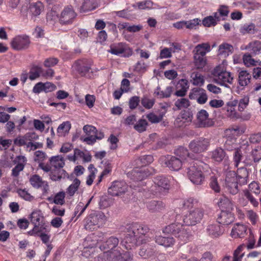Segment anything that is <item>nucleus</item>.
I'll list each match as a JSON object with an SVG mask.
<instances>
[{
  "label": "nucleus",
  "instance_id": "nucleus-20",
  "mask_svg": "<svg viewBox=\"0 0 261 261\" xmlns=\"http://www.w3.org/2000/svg\"><path fill=\"white\" fill-rule=\"evenodd\" d=\"M30 219L34 226H36V227L43 230L46 229L47 225L41 211L37 210L33 211L30 215Z\"/></svg>",
  "mask_w": 261,
  "mask_h": 261
},
{
  "label": "nucleus",
  "instance_id": "nucleus-26",
  "mask_svg": "<svg viewBox=\"0 0 261 261\" xmlns=\"http://www.w3.org/2000/svg\"><path fill=\"white\" fill-rule=\"evenodd\" d=\"M154 241L159 245L166 248L172 247L175 243V239L172 237H163L162 236H155Z\"/></svg>",
  "mask_w": 261,
  "mask_h": 261
},
{
  "label": "nucleus",
  "instance_id": "nucleus-52",
  "mask_svg": "<svg viewBox=\"0 0 261 261\" xmlns=\"http://www.w3.org/2000/svg\"><path fill=\"white\" fill-rule=\"evenodd\" d=\"M148 123L145 119H140L134 125V129L139 133H142L146 130Z\"/></svg>",
  "mask_w": 261,
  "mask_h": 261
},
{
  "label": "nucleus",
  "instance_id": "nucleus-22",
  "mask_svg": "<svg viewBox=\"0 0 261 261\" xmlns=\"http://www.w3.org/2000/svg\"><path fill=\"white\" fill-rule=\"evenodd\" d=\"M109 52L112 54L117 56L122 55L126 53L128 54L127 56H129L132 54V51L130 48H128L125 43H119L112 45L110 47Z\"/></svg>",
  "mask_w": 261,
  "mask_h": 261
},
{
  "label": "nucleus",
  "instance_id": "nucleus-27",
  "mask_svg": "<svg viewBox=\"0 0 261 261\" xmlns=\"http://www.w3.org/2000/svg\"><path fill=\"white\" fill-rule=\"evenodd\" d=\"M251 74L246 70H241L239 73L238 84L241 89L247 86L250 82Z\"/></svg>",
  "mask_w": 261,
  "mask_h": 261
},
{
  "label": "nucleus",
  "instance_id": "nucleus-38",
  "mask_svg": "<svg viewBox=\"0 0 261 261\" xmlns=\"http://www.w3.org/2000/svg\"><path fill=\"white\" fill-rule=\"evenodd\" d=\"M226 156V153L221 148H217L211 152V157L216 162H221Z\"/></svg>",
  "mask_w": 261,
  "mask_h": 261
},
{
  "label": "nucleus",
  "instance_id": "nucleus-55",
  "mask_svg": "<svg viewBox=\"0 0 261 261\" xmlns=\"http://www.w3.org/2000/svg\"><path fill=\"white\" fill-rule=\"evenodd\" d=\"M216 17L214 16H209L205 17L202 20V24L204 27H210L211 26H215L217 24V22L219 21Z\"/></svg>",
  "mask_w": 261,
  "mask_h": 261
},
{
  "label": "nucleus",
  "instance_id": "nucleus-39",
  "mask_svg": "<svg viewBox=\"0 0 261 261\" xmlns=\"http://www.w3.org/2000/svg\"><path fill=\"white\" fill-rule=\"evenodd\" d=\"M50 165L56 169H61L65 165L63 157L61 155L52 156L49 159Z\"/></svg>",
  "mask_w": 261,
  "mask_h": 261
},
{
  "label": "nucleus",
  "instance_id": "nucleus-57",
  "mask_svg": "<svg viewBox=\"0 0 261 261\" xmlns=\"http://www.w3.org/2000/svg\"><path fill=\"white\" fill-rule=\"evenodd\" d=\"M229 10L227 7L225 6H221L218 10V12L214 13V17L217 20H220V16H227L228 14Z\"/></svg>",
  "mask_w": 261,
  "mask_h": 261
},
{
  "label": "nucleus",
  "instance_id": "nucleus-42",
  "mask_svg": "<svg viewBox=\"0 0 261 261\" xmlns=\"http://www.w3.org/2000/svg\"><path fill=\"white\" fill-rule=\"evenodd\" d=\"M247 48L251 51L252 55H258L261 53V42L259 41H252L249 43Z\"/></svg>",
  "mask_w": 261,
  "mask_h": 261
},
{
  "label": "nucleus",
  "instance_id": "nucleus-51",
  "mask_svg": "<svg viewBox=\"0 0 261 261\" xmlns=\"http://www.w3.org/2000/svg\"><path fill=\"white\" fill-rule=\"evenodd\" d=\"M43 181L41 177L38 175L35 174L32 175L30 178V182L31 185L35 188H41L43 184Z\"/></svg>",
  "mask_w": 261,
  "mask_h": 261
},
{
  "label": "nucleus",
  "instance_id": "nucleus-4",
  "mask_svg": "<svg viewBox=\"0 0 261 261\" xmlns=\"http://www.w3.org/2000/svg\"><path fill=\"white\" fill-rule=\"evenodd\" d=\"M106 221V217L101 212H94L89 214L84 219V227L92 231L103 225Z\"/></svg>",
  "mask_w": 261,
  "mask_h": 261
},
{
  "label": "nucleus",
  "instance_id": "nucleus-12",
  "mask_svg": "<svg viewBox=\"0 0 261 261\" xmlns=\"http://www.w3.org/2000/svg\"><path fill=\"white\" fill-rule=\"evenodd\" d=\"M151 169L148 167L135 168L127 173V176L135 181H141L151 174Z\"/></svg>",
  "mask_w": 261,
  "mask_h": 261
},
{
  "label": "nucleus",
  "instance_id": "nucleus-7",
  "mask_svg": "<svg viewBox=\"0 0 261 261\" xmlns=\"http://www.w3.org/2000/svg\"><path fill=\"white\" fill-rule=\"evenodd\" d=\"M203 217V211L199 207H195L188 211L183 218L184 223L187 225H195L199 223Z\"/></svg>",
  "mask_w": 261,
  "mask_h": 261
},
{
  "label": "nucleus",
  "instance_id": "nucleus-54",
  "mask_svg": "<svg viewBox=\"0 0 261 261\" xmlns=\"http://www.w3.org/2000/svg\"><path fill=\"white\" fill-rule=\"evenodd\" d=\"M175 236L178 238L181 241L185 243L189 240L190 234L187 230L182 226L181 230Z\"/></svg>",
  "mask_w": 261,
  "mask_h": 261
},
{
  "label": "nucleus",
  "instance_id": "nucleus-17",
  "mask_svg": "<svg viewBox=\"0 0 261 261\" xmlns=\"http://www.w3.org/2000/svg\"><path fill=\"white\" fill-rule=\"evenodd\" d=\"M74 5L83 12L90 11L95 9L99 0H73Z\"/></svg>",
  "mask_w": 261,
  "mask_h": 261
},
{
  "label": "nucleus",
  "instance_id": "nucleus-15",
  "mask_svg": "<svg viewBox=\"0 0 261 261\" xmlns=\"http://www.w3.org/2000/svg\"><path fill=\"white\" fill-rule=\"evenodd\" d=\"M208 116V113L205 110H201L197 113V124L199 127H209L214 125V122Z\"/></svg>",
  "mask_w": 261,
  "mask_h": 261
},
{
  "label": "nucleus",
  "instance_id": "nucleus-56",
  "mask_svg": "<svg viewBox=\"0 0 261 261\" xmlns=\"http://www.w3.org/2000/svg\"><path fill=\"white\" fill-rule=\"evenodd\" d=\"M59 15L55 11L51 10L46 14V21L49 24L54 25L58 19Z\"/></svg>",
  "mask_w": 261,
  "mask_h": 261
},
{
  "label": "nucleus",
  "instance_id": "nucleus-30",
  "mask_svg": "<svg viewBox=\"0 0 261 261\" xmlns=\"http://www.w3.org/2000/svg\"><path fill=\"white\" fill-rule=\"evenodd\" d=\"M236 174L240 185H245L247 183L248 172L246 168L242 167L238 168Z\"/></svg>",
  "mask_w": 261,
  "mask_h": 261
},
{
  "label": "nucleus",
  "instance_id": "nucleus-44",
  "mask_svg": "<svg viewBox=\"0 0 261 261\" xmlns=\"http://www.w3.org/2000/svg\"><path fill=\"white\" fill-rule=\"evenodd\" d=\"M172 90L173 88L171 86L167 87L164 91L161 90L160 88L158 87L154 94L160 98H168L171 96Z\"/></svg>",
  "mask_w": 261,
  "mask_h": 261
},
{
  "label": "nucleus",
  "instance_id": "nucleus-21",
  "mask_svg": "<svg viewBox=\"0 0 261 261\" xmlns=\"http://www.w3.org/2000/svg\"><path fill=\"white\" fill-rule=\"evenodd\" d=\"M154 187L156 192L162 193L167 190L170 187V181L169 179L164 176H158L154 178Z\"/></svg>",
  "mask_w": 261,
  "mask_h": 261
},
{
  "label": "nucleus",
  "instance_id": "nucleus-23",
  "mask_svg": "<svg viewBox=\"0 0 261 261\" xmlns=\"http://www.w3.org/2000/svg\"><path fill=\"white\" fill-rule=\"evenodd\" d=\"M119 242V239L117 238L111 237L100 245L99 249L101 251H103V252L113 250V249L118 247Z\"/></svg>",
  "mask_w": 261,
  "mask_h": 261
},
{
  "label": "nucleus",
  "instance_id": "nucleus-3",
  "mask_svg": "<svg viewBox=\"0 0 261 261\" xmlns=\"http://www.w3.org/2000/svg\"><path fill=\"white\" fill-rule=\"evenodd\" d=\"M213 81L217 84L225 87L232 83L233 77L230 72L226 71L224 65L217 66L212 72Z\"/></svg>",
  "mask_w": 261,
  "mask_h": 261
},
{
  "label": "nucleus",
  "instance_id": "nucleus-24",
  "mask_svg": "<svg viewBox=\"0 0 261 261\" xmlns=\"http://www.w3.org/2000/svg\"><path fill=\"white\" fill-rule=\"evenodd\" d=\"M206 231L207 234L212 238H218L224 232V230L222 229L219 223L211 224L207 225Z\"/></svg>",
  "mask_w": 261,
  "mask_h": 261
},
{
  "label": "nucleus",
  "instance_id": "nucleus-13",
  "mask_svg": "<svg viewBox=\"0 0 261 261\" xmlns=\"http://www.w3.org/2000/svg\"><path fill=\"white\" fill-rule=\"evenodd\" d=\"M121 253L119 247L99 254L95 261H117Z\"/></svg>",
  "mask_w": 261,
  "mask_h": 261
},
{
  "label": "nucleus",
  "instance_id": "nucleus-48",
  "mask_svg": "<svg viewBox=\"0 0 261 261\" xmlns=\"http://www.w3.org/2000/svg\"><path fill=\"white\" fill-rule=\"evenodd\" d=\"M66 174L67 173L64 170L57 169L54 172H51L50 177L54 181L60 180L63 177H65Z\"/></svg>",
  "mask_w": 261,
  "mask_h": 261
},
{
  "label": "nucleus",
  "instance_id": "nucleus-31",
  "mask_svg": "<svg viewBox=\"0 0 261 261\" xmlns=\"http://www.w3.org/2000/svg\"><path fill=\"white\" fill-rule=\"evenodd\" d=\"M210 51V45L208 43H202L196 45L193 50L194 55L205 57L206 53Z\"/></svg>",
  "mask_w": 261,
  "mask_h": 261
},
{
  "label": "nucleus",
  "instance_id": "nucleus-32",
  "mask_svg": "<svg viewBox=\"0 0 261 261\" xmlns=\"http://www.w3.org/2000/svg\"><path fill=\"white\" fill-rule=\"evenodd\" d=\"M244 158L242 147L236 148L233 154V162L235 167L238 168L241 163H243L244 165L247 164L246 161H242Z\"/></svg>",
  "mask_w": 261,
  "mask_h": 261
},
{
  "label": "nucleus",
  "instance_id": "nucleus-36",
  "mask_svg": "<svg viewBox=\"0 0 261 261\" xmlns=\"http://www.w3.org/2000/svg\"><path fill=\"white\" fill-rule=\"evenodd\" d=\"M93 196L91 197L88 201L87 203L84 205V203L82 202H79L74 209V215L76 217V219L79 218L85 212L86 209L87 208L89 204L90 203Z\"/></svg>",
  "mask_w": 261,
  "mask_h": 261
},
{
  "label": "nucleus",
  "instance_id": "nucleus-18",
  "mask_svg": "<svg viewBox=\"0 0 261 261\" xmlns=\"http://www.w3.org/2000/svg\"><path fill=\"white\" fill-rule=\"evenodd\" d=\"M189 96L191 99H195L198 103L201 105L205 103L208 98L206 91L198 87L193 88Z\"/></svg>",
  "mask_w": 261,
  "mask_h": 261
},
{
  "label": "nucleus",
  "instance_id": "nucleus-46",
  "mask_svg": "<svg viewBox=\"0 0 261 261\" xmlns=\"http://www.w3.org/2000/svg\"><path fill=\"white\" fill-rule=\"evenodd\" d=\"M42 71V68L39 66H34L30 70L29 73V79L33 81L40 75V73Z\"/></svg>",
  "mask_w": 261,
  "mask_h": 261
},
{
  "label": "nucleus",
  "instance_id": "nucleus-62",
  "mask_svg": "<svg viewBox=\"0 0 261 261\" xmlns=\"http://www.w3.org/2000/svg\"><path fill=\"white\" fill-rule=\"evenodd\" d=\"M65 197L64 192H59L55 195L53 202L56 204L63 205L65 203Z\"/></svg>",
  "mask_w": 261,
  "mask_h": 261
},
{
  "label": "nucleus",
  "instance_id": "nucleus-47",
  "mask_svg": "<svg viewBox=\"0 0 261 261\" xmlns=\"http://www.w3.org/2000/svg\"><path fill=\"white\" fill-rule=\"evenodd\" d=\"M199 201L197 199L194 198H189L185 200L183 204L184 207L186 209L189 210H193L195 207H198Z\"/></svg>",
  "mask_w": 261,
  "mask_h": 261
},
{
  "label": "nucleus",
  "instance_id": "nucleus-61",
  "mask_svg": "<svg viewBox=\"0 0 261 261\" xmlns=\"http://www.w3.org/2000/svg\"><path fill=\"white\" fill-rule=\"evenodd\" d=\"M122 29H126L129 32H138L142 29L141 25H129L128 23H123L121 24Z\"/></svg>",
  "mask_w": 261,
  "mask_h": 261
},
{
  "label": "nucleus",
  "instance_id": "nucleus-10",
  "mask_svg": "<svg viewBox=\"0 0 261 261\" xmlns=\"http://www.w3.org/2000/svg\"><path fill=\"white\" fill-rule=\"evenodd\" d=\"M161 163L172 171H178L182 165V161L178 158L170 155L162 156Z\"/></svg>",
  "mask_w": 261,
  "mask_h": 261
},
{
  "label": "nucleus",
  "instance_id": "nucleus-43",
  "mask_svg": "<svg viewBox=\"0 0 261 261\" xmlns=\"http://www.w3.org/2000/svg\"><path fill=\"white\" fill-rule=\"evenodd\" d=\"M192 84L196 86H202L204 83L203 76L197 71H194L191 74Z\"/></svg>",
  "mask_w": 261,
  "mask_h": 261
},
{
  "label": "nucleus",
  "instance_id": "nucleus-64",
  "mask_svg": "<svg viewBox=\"0 0 261 261\" xmlns=\"http://www.w3.org/2000/svg\"><path fill=\"white\" fill-rule=\"evenodd\" d=\"M251 156L255 163L258 162L261 160V146H257L252 149Z\"/></svg>",
  "mask_w": 261,
  "mask_h": 261
},
{
  "label": "nucleus",
  "instance_id": "nucleus-59",
  "mask_svg": "<svg viewBox=\"0 0 261 261\" xmlns=\"http://www.w3.org/2000/svg\"><path fill=\"white\" fill-rule=\"evenodd\" d=\"M244 248L245 245L244 244L238 246V247L234 251L232 261H241L244 255V253H243L241 254V253L243 250Z\"/></svg>",
  "mask_w": 261,
  "mask_h": 261
},
{
  "label": "nucleus",
  "instance_id": "nucleus-14",
  "mask_svg": "<svg viewBox=\"0 0 261 261\" xmlns=\"http://www.w3.org/2000/svg\"><path fill=\"white\" fill-rule=\"evenodd\" d=\"M128 186L123 181H115L108 189V193L113 196H119L127 191Z\"/></svg>",
  "mask_w": 261,
  "mask_h": 261
},
{
  "label": "nucleus",
  "instance_id": "nucleus-58",
  "mask_svg": "<svg viewBox=\"0 0 261 261\" xmlns=\"http://www.w3.org/2000/svg\"><path fill=\"white\" fill-rule=\"evenodd\" d=\"M80 183V180L79 179L75 178L74 179L73 183L67 189V192L70 196H73L75 194L79 188Z\"/></svg>",
  "mask_w": 261,
  "mask_h": 261
},
{
  "label": "nucleus",
  "instance_id": "nucleus-28",
  "mask_svg": "<svg viewBox=\"0 0 261 261\" xmlns=\"http://www.w3.org/2000/svg\"><path fill=\"white\" fill-rule=\"evenodd\" d=\"M247 230L246 226L241 223H236L232 228L231 236L233 238H241L244 236Z\"/></svg>",
  "mask_w": 261,
  "mask_h": 261
},
{
  "label": "nucleus",
  "instance_id": "nucleus-53",
  "mask_svg": "<svg viewBox=\"0 0 261 261\" xmlns=\"http://www.w3.org/2000/svg\"><path fill=\"white\" fill-rule=\"evenodd\" d=\"M164 114H162L159 113V115H156L153 113H150L146 115V118L152 123H157L161 121L163 118Z\"/></svg>",
  "mask_w": 261,
  "mask_h": 261
},
{
  "label": "nucleus",
  "instance_id": "nucleus-49",
  "mask_svg": "<svg viewBox=\"0 0 261 261\" xmlns=\"http://www.w3.org/2000/svg\"><path fill=\"white\" fill-rule=\"evenodd\" d=\"M255 31V25L253 23L244 24L240 29V33L243 35L246 34H254Z\"/></svg>",
  "mask_w": 261,
  "mask_h": 261
},
{
  "label": "nucleus",
  "instance_id": "nucleus-2",
  "mask_svg": "<svg viewBox=\"0 0 261 261\" xmlns=\"http://www.w3.org/2000/svg\"><path fill=\"white\" fill-rule=\"evenodd\" d=\"M203 163L193 161L187 168V174L190 181L195 185H201L204 180V175L202 171Z\"/></svg>",
  "mask_w": 261,
  "mask_h": 261
},
{
  "label": "nucleus",
  "instance_id": "nucleus-6",
  "mask_svg": "<svg viewBox=\"0 0 261 261\" xmlns=\"http://www.w3.org/2000/svg\"><path fill=\"white\" fill-rule=\"evenodd\" d=\"M226 133L227 136L224 147L225 150L227 151H232L239 148L237 144V138L234 137L228 136L229 135H238L240 134V127L239 126L233 127L226 130Z\"/></svg>",
  "mask_w": 261,
  "mask_h": 261
},
{
  "label": "nucleus",
  "instance_id": "nucleus-37",
  "mask_svg": "<svg viewBox=\"0 0 261 261\" xmlns=\"http://www.w3.org/2000/svg\"><path fill=\"white\" fill-rule=\"evenodd\" d=\"M233 51V47L228 43H223L219 47L218 54L224 57L228 56Z\"/></svg>",
  "mask_w": 261,
  "mask_h": 261
},
{
  "label": "nucleus",
  "instance_id": "nucleus-45",
  "mask_svg": "<svg viewBox=\"0 0 261 261\" xmlns=\"http://www.w3.org/2000/svg\"><path fill=\"white\" fill-rule=\"evenodd\" d=\"M194 64L197 69H202L206 64V59L205 57L194 55Z\"/></svg>",
  "mask_w": 261,
  "mask_h": 261
},
{
  "label": "nucleus",
  "instance_id": "nucleus-16",
  "mask_svg": "<svg viewBox=\"0 0 261 261\" xmlns=\"http://www.w3.org/2000/svg\"><path fill=\"white\" fill-rule=\"evenodd\" d=\"M92 62L88 59H81L75 61L72 66L73 69L81 75H85L91 68Z\"/></svg>",
  "mask_w": 261,
  "mask_h": 261
},
{
  "label": "nucleus",
  "instance_id": "nucleus-25",
  "mask_svg": "<svg viewBox=\"0 0 261 261\" xmlns=\"http://www.w3.org/2000/svg\"><path fill=\"white\" fill-rule=\"evenodd\" d=\"M234 220V217L232 213L227 211L222 210L217 218L218 223L228 225Z\"/></svg>",
  "mask_w": 261,
  "mask_h": 261
},
{
  "label": "nucleus",
  "instance_id": "nucleus-8",
  "mask_svg": "<svg viewBox=\"0 0 261 261\" xmlns=\"http://www.w3.org/2000/svg\"><path fill=\"white\" fill-rule=\"evenodd\" d=\"M31 44L30 38L25 34L19 35L14 37L10 43L12 48L17 51L29 48Z\"/></svg>",
  "mask_w": 261,
  "mask_h": 261
},
{
  "label": "nucleus",
  "instance_id": "nucleus-60",
  "mask_svg": "<svg viewBox=\"0 0 261 261\" xmlns=\"http://www.w3.org/2000/svg\"><path fill=\"white\" fill-rule=\"evenodd\" d=\"M50 85L51 87H53V84L50 83H46L43 84L41 82H39L36 84L33 88V91L35 93H39L42 91H46V85Z\"/></svg>",
  "mask_w": 261,
  "mask_h": 261
},
{
  "label": "nucleus",
  "instance_id": "nucleus-41",
  "mask_svg": "<svg viewBox=\"0 0 261 261\" xmlns=\"http://www.w3.org/2000/svg\"><path fill=\"white\" fill-rule=\"evenodd\" d=\"M71 128V123L69 121H65L59 125L57 128V134L59 137H64L69 133Z\"/></svg>",
  "mask_w": 261,
  "mask_h": 261
},
{
  "label": "nucleus",
  "instance_id": "nucleus-33",
  "mask_svg": "<svg viewBox=\"0 0 261 261\" xmlns=\"http://www.w3.org/2000/svg\"><path fill=\"white\" fill-rule=\"evenodd\" d=\"M182 226V224L178 223H172L164 228L163 232L175 236L181 230Z\"/></svg>",
  "mask_w": 261,
  "mask_h": 261
},
{
  "label": "nucleus",
  "instance_id": "nucleus-40",
  "mask_svg": "<svg viewBox=\"0 0 261 261\" xmlns=\"http://www.w3.org/2000/svg\"><path fill=\"white\" fill-rule=\"evenodd\" d=\"M219 206L222 208L225 209V211H229L233 209V204L232 202L228 198L224 196H222L219 199L218 202Z\"/></svg>",
  "mask_w": 261,
  "mask_h": 261
},
{
  "label": "nucleus",
  "instance_id": "nucleus-50",
  "mask_svg": "<svg viewBox=\"0 0 261 261\" xmlns=\"http://www.w3.org/2000/svg\"><path fill=\"white\" fill-rule=\"evenodd\" d=\"M88 170L89 171L90 174L87 177L86 184L88 186H91L95 177V174L97 173V170L93 164H90L88 167Z\"/></svg>",
  "mask_w": 261,
  "mask_h": 261
},
{
  "label": "nucleus",
  "instance_id": "nucleus-9",
  "mask_svg": "<svg viewBox=\"0 0 261 261\" xmlns=\"http://www.w3.org/2000/svg\"><path fill=\"white\" fill-rule=\"evenodd\" d=\"M210 145V140L208 138L200 137L192 140L189 147L191 151L195 153H201L206 151Z\"/></svg>",
  "mask_w": 261,
  "mask_h": 261
},
{
  "label": "nucleus",
  "instance_id": "nucleus-1",
  "mask_svg": "<svg viewBox=\"0 0 261 261\" xmlns=\"http://www.w3.org/2000/svg\"><path fill=\"white\" fill-rule=\"evenodd\" d=\"M149 230L148 226L136 222L129 224L121 244L126 249L130 250L139 245L146 243L149 241Z\"/></svg>",
  "mask_w": 261,
  "mask_h": 261
},
{
  "label": "nucleus",
  "instance_id": "nucleus-5",
  "mask_svg": "<svg viewBox=\"0 0 261 261\" xmlns=\"http://www.w3.org/2000/svg\"><path fill=\"white\" fill-rule=\"evenodd\" d=\"M77 14L72 6H67L61 11L58 16L59 23L62 25L72 24L75 21Z\"/></svg>",
  "mask_w": 261,
  "mask_h": 261
},
{
  "label": "nucleus",
  "instance_id": "nucleus-63",
  "mask_svg": "<svg viewBox=\"0 0 261 261\" xmlns=\"http://www.w3.org/2000/svg\"><path fill=\"white\" fill-rule=\"evenodd\" d=\"M190 103L189 100L187 98H185L178 99L175 102V106L178 109L187 108L190 106Z\"/></svg>",
  "mask_w": 261,
  "mask_h": 261
},
{
  "label": "nucleus",
  "instance_id": "nucleus-29",
  "mask_svg": "<svg viewBox=\"0 0 261 261\" xmlns=\"http://www.w3.org/2000/svg\"><path fill=\"white\" fill-rule=\"evenodd\" d=\"M174 153L176 157H178L179 159H181L182 163H184L185 161H188L192 159V157L190 155L188 150L182 146L179 147L175 150Z\"/></svg>",
  "mask_w": 261,
  "mask_h": 261
},
{
  "label": "nucleus",
  "instance_id": "nucleus-35",
  "mask_svg": "<svg viewBox=\"0 0 261 261\" xmlns=\"http://www.w3.org/2000/svg\"><path fill=\"white\" fill-rule=\"evenodd\" d=\"M147 206L150 212L154 213L162 211L165 205L161 201L152 200L147 203Z\"/></svg>",
  "mask_w": 261,
  "mask_h": 261
},
{
  "label": "nucleus",
  "instance_id": "nucleus-11",
  "mask_svg": "<svg viewBox=\"0 0 261 261\" xmlns=\"http://www.w3.org/2000/svg\"><path fill=\"white\" fill-rule=\"evenodd\" d=\"M225 184L226 188L230 194L235 195L238 193V182L237 174L234 171H229L226 172Z\"/></svg>",
  "mask_w": 261,
  "mask_h": 261
},
{
  "label": "nucleus",
  "instance_id": "nucleus-19",
  "mask_svg": "<svg viewBox=\"0 0 261 261\" xmlns=\"http://www.w3.org/2000/svg\"><path fill=\"white\" fill-rule=\"evenodd\" d=\"M192 119V113L189 111H185L177 117L174 121V125L178 127H184L191 122Z\"/></svg>",
  "mask_w": 261,
  "mask_h": 261
},
{
  "label": "nucleus",
  "instance_id": "nucleus-34",
  "mask_svg": "<svg viewBox=\"0 0 261 261\" xmlns=\"http://www.w3.org/2000/svg\"><path fill=\"white\" fill-rule=\"evenodd\" d=\"M43 9L44 6L40 2L32 3L30 4L29 6V10L32 15L34 16H37L39 15Z\"/></svg>",
  "mask_w": 261,
  "mask_h": 261
}]
</instances>
